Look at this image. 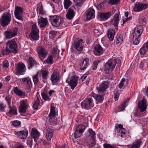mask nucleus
<instances>
[{
  "instance_id": "46",
  "label": "nucleus",
  "mask_w": 148,
  "mask_h": 148,
  "mask_svg": "<svg viewBox=\"0 0 148 148\" xmlns=\"http://www.w3.org/2000/svg\"><path fill=\"white\" fill-rule=\"evenodd\" d=\"M147 49L146 47L145 46V45H143V46L139 50L140 53L141 55L144 54L146 52Z\"/></svg>"
},
{
  "instance_id": "38",
  "label": "nucleus",
  "mask_w": 148,
  "mask_h": 148,
  "mask_svg": "<svg viewBox=\"0 0 148 148\" xmlns=\"http://www.w3.org/2000/svg\"><path fill=\"white\" fill-rule=\"evenodd\" d=\"M39 32H31L30 35L31 38L34 40H38L39 38Z\"/></svg>"
},
{
  "instance_id": "20",
  "label": "nucleus",
  "mask_w": 148,
  "mask_h": 148,
  "mask_svg": "<svg viewBox=\"0 0 148 148\" xmlns=\"http://www.w3.org/2000/svg\"><path fill=\"white\" fill-rule=\"evenodd\" d=\"M105 94L99 93L96 94L92 92L91 95L95 98L97 102L99 103H102Z\"/></svg>"
},
{
  "instance_id": "32",
  "label": "nucleus",
  "mask_w": 148,
  "mask_h": 148,
  "mask_svg": "<svg viewBox=\"0 0 148 148\" xmlns=\"http://www.w3.org/2000/svg\"><path fill=\"white\" fill-rule=\"evenodd\" d=\"M40 18L41 19L38 21V23L40 28H44L47 24L48 21L46 18H44L41 17Z\"/></svg>"
},
{
  "instance_id": "4",
  "label": "nucleus",
  "mask_w": 148,
  "mask_h": 148,
  "mask_svg": "<svg viewBox=\"0 0 148 148\" xmlns=\"http://www.w3.org/2000/svg\"><path fill=\"white\" fill-rule=\"evenodd\" d=\"M11 20V17L9 12L4 13L0 19L1 26L5 27L8 25Z\"/></svg>"
},
{
  "instance_id": "29",
  "label": "nucleus",
  "mask_w": 148,
  "mask_h": 148,
  "mask_svg": "<svg viewBox=\"0 0 148 148\" xmlns=\"http://www.w3.org/2000/svg\"><path fill=\"white\" fill-rule=\"evenodd\" d=\"M143 31L138 27H135L134 30V32L133 34V36L134 37L139 38L141 36Z\"/></svg>"
},
{
  "instance_id": "43",
  "label": "nucleus",
  "mask_w": 148,
  "mask_h": 148,
  "mask_svg": "<svg viewBox=\"0 0 148 148\" xmlns=\"http://www.w3.org/2000/svg\"><path fill=\"white\" fill-rule=\"evenodd\" d=\"M127 102V100H125L123 101V103L121 104L118 108V111H123L124 110L125 108V105Z\"/></svg>"
},
{
  "instance_id": "31",
  "label": "nucleus",
  "mask_w": 148,
  "mask_h": 148,
  "mask_svg": "<svg viewBox=\"0 0 148 148\" xmlns=\"http://www.w3.org/2000/svg\"><path fill=\"white\" fill-rule=\"evenodd\" d=\"M115 31L112 28H110L108 31V36L110 41H112L114 39Z\"/></svg>"
},
{
  "instance_id": "7",
  "label": "nucleus",
  "mask_w": 148,
  "mask_h": 148,
  "mask_svg": "<svg viewBox=\"0 0 148 148\" xmlns=\"http://www.w3.org/2000/svg\"><path fill=\"white\" fill-rule=\"evenodd\" d=\"M110 82L108 81H103L97 87V89L99 93L105 94L106 90L108 88Z\"/></svg>"
},
{
  "instance_id": "57",
  "label": "nucleus",
  "mask_w": 148,
  "mask_h": 148,
  "mask_svg": "<svg viewBox=\"0 0 148 148\" xmlns=\"http://www.w3.org/2000/svg\"><path fill=\"white\" fill-rule=\"evenodd\" d=\"M21 122L17 120L14 121L12 122L13 125L15 127L18 126L21 124Z\"/></svg>"
},
{
  "instance_id": "25",
  "label": "nucleus",
  "mask_w": 148,
  "mask_h": 148,
  "mask_svg": "<svg viewBox=\"0 0 148 148\" xmlns=\"http://www.w3.org/2000/svg\"><path fill=\"white\" fill-rule=\"evenodd\" d=\"M147 105L146 100L143 98L142 100L140 101L138 104V107L141 112L145 111L147 109Z\"/></svg>"
},
{
  "instance_id": "41",
  "label": "nucleus",
  "mask_w": 148,
  "mask_h": 148,
  "mask_svg": "<svg viewBox=\"0 0 148 148\" xmlns=\"http://www.w3.org/2000/svg\"><path fill=\"white\" fill-rule=\"evenodd\" d=\"M72 2L70 0H64V5L65 9H68L72 5Z\"/></svg>"
},
{
  "instance_id": "53",
  "label": "nucleus",
  "mask_w": 148,
  "mask_h": 148,
  "mask_svg": "<svg viewBox=\"0 0 148 148\" xmlns=\"http://www.w3.org/2000/svg\"><path fill=\"white\" fill-rule=\"evenodd\" d=\"M6 106L5 105L0 102V111L1 112H5Z\"/></svg>"
},
{
  "instance_id": "15",
  "label": "nucleus",
  "mask_w": 148,
  "mask_h": 148,
  "mask_svg": "<svg viewBox=\"0 0 148 148\" xmlns=\"http://www.w3.org/2000/svg\"><path fill=\"white\" fill-rule=\"evenodd\" d=\"M83 43V40L76 39L75 40L73 46L75 49L77 50L81 51H82L83 49L82 44Z\"/></svg>"
},
{
  "instance_id": "24",
  "label": "nucleus",
  "mask_w": 148,
  "mask_h": 148,
  "mask_svg": "<svg viewBox=\"0 0 148 148\" xmlns=\"http://www.w3.org/2000/svg\"><path fill=\"white\" fill-rule=\"evenodd\" d=\"M86 20H89L92 19L95 16V11L93 9H89L85 12Z\"/></svg>"
},
{
  "instance_id": "64",
  "label": "nucleus",
  "mask_w": 148,
  "mask_h": 148,
  "mask_svg": "<svg viewBox=\"0 0 148 148\" xmlns=\"http://www.w3.org/2000/svg\"><path fill=\"white\" fill-rule=\"evenodd\" d=\"M135 116H140V114L139 112H138L137 110H136L134 114Z\"/></svg>"
},
{
  "instance_id": "12",
  "label": "nucleus",
  "mask_w": 148,
  "mask_h": 148,
  "mask_svg": "<svg viewBox=\"0 0 148 148\" xmlns=\"http://www.w3.org/2000/svg\"><path fill=\"white\" fill-rule=\"evenodd\" d=\"M23 10L21 8L17 6L15 8L14 12L15 16L17 19L20 20H23L22 15Z\"/></svg>"
},
{
  "instance_id": "18",
  "label": "nucleus",
  "mask_w": 148,
  "mask_h": 148,
  "mask_svg": "<svg viewBox=\"0 0 148 148\" xmlns=\"http://www.w3.org/2000/svg\"><path fill=\"white\" fill-rule=\"evenodd\" d=\"M50 106V112L48 116L49 117V121L50 123H52L53 122V119H55V117L56 116L57 114L55 111V107L51 105Z\"/></svg>"
},
{
  "instance_id": "45",
  "label": "nucleus",
  "mask_w": 148,
  "mask_h": 148,
  "mask_svg": "<svg viewBox=\"0 0 148 148\" xmlns=\"http://www.w3.org/2000/svg\"><path fill=\"white\" fill-rule=\"evenodd\" d=\"M123 40V36L121 34L118 35L117 37L116 44L117 45L122 42Z\"/></svg>"
},
{
  "instance_id": "51",
  "label": "nucleus",
  "mask_w": 148,
  "mask_h": 148,
  "mask_svg": "<svg viewBox=\"0 0 148 148\" xmlns=\"http://www.w3.org/2000/svg\"><path fill=\"white\" fill-rule=\"evenodd\" d=\"M115 129L117 131H119H119L120 132H121V130H124V131L125 130V129L123 127V125L121 124H118L117 126H115Z\"/></svg>"
},
{
  "instance_id": "50",
  "label": "nucleus",
  "mask_w": 148,
  "mask_h": 148,
  "mask_svg": "<svg viewBox=\"0 0 148 148\" xmlns=\"http://www.w3.org/2000/svg\"><path fill=\"white\" fill-rule=\"evenodd\" d=\"M120 0H109L108 3L111 5H114V4H118V2L120 1Z\"/></svg>"
},
{
  "instance_id": "48",
  "label": "nucleus",
  "mask_w": 148,
  "mask_h": 148,
  "mask_svg": "<svg viewBox=\"0 0 148 148\" xmlns=\"http://www.w3.org/2000/svg\"><path fill=\"white\" fill-rule=\"evenodd\" d=\"M99 63V62L98 60H95L94 61L92 64V69L94 70H96L97 69L98 64Z\"/></svg>"
},
{
  "instance_id": "37",
  "label": "nucleus",
  "mask_w": 148,
  "mask_h": 148,
  "mask_svg": "<svg viewBox=\"0 0 148 148\" xmlns=\"http://www.w3.org/2000/svg\"><path fill=\"white\" fill-rule=\"evenodd\" d=\"M41 95L42 99L45 101H50V99L49 98L48 96V92L46 90H44L43 91L41 92Z\"/></svg>"
},
{
  "instance_id": "17",
  "label": "nucleus",
  "mask_w": 148,
  "mask_h": 148,
  "mask_svg": "<svg viewBox=\"0 0 148 148\" xmlns=\"http://www.w3.org/2000/svg\"><path fill=\"white\" fill-rule=\"evenodd\" d=\"M79 77L75 76L74 75L72 76L70 80L69 84L71 86V88L72 90L74 89L77 86V84Z\"/></svg>"
},
{
  "instance_id": "26",
  "label": "nucleus",
  "mask_w": 148,
  "mask_h": 148,
  "mask_svg": "<svg viewBox=\"0 0 148 148\" xmlns=\"http://www.w3.org/2000/svg\"><path fill=\"white\" fill-rule=\"evenodd\" d=\"M99 18L102 21H105L108 19L111 16V12H110L99 13L98 14Z\"/></svg>"
},
{
  "instance_id": "2",
  "label": "nucleus",
  "mask_w": 148,
  "mask_h": 148,
  "mask_svg": "<svg viewBox=\"0 0 148 148\" xmlns=\"http://www.w3.org/2000/svg\"><path fill=\"white\" fill-rule=\"evenodd\" d=\"M49 20L53 27H58L62 25L64 21L61 17L57 15H51L49 16Z\"/></svg>"
},
{
  "instance_id": "13",
  "label": "nucleus",
  "mask_w": 148,
  "mask_h": 148,
  "mask_svg": "<svg viewBox=\"0 0 148 148\" xmlns=\"http://www.w3.org/2000/svg\"><path fill=\"white\" fill-rule=\"evenodd\" d=\"M88 132L89 134L88 135V137L90 138L92 146H95L96 144L95 138L96 134L95 132L92 129H89Z\"/></svg>"
},
{
  "instance_id": "49",
  "label": "nucleus",
  "mask_w": 148,
  "mask_h": 148,
  "mask_svg": "<svg viewBox=\"0 0 148 148\" xmlns=\"http://www.w3.org/2000/svg\"><path fill=\"white\" fill-rule=\"evenodd\" d=\"M5 99L8 104V107H10L11 102V97L9 95L6 96Z\"/></svg>"
},
{
  "instance_id": "58",
  "label": "nucleus",
  "mask_w": 148,
  "mask_h": 148,
  "mask_svg": "<svg viewBox=\"0 0 148 148\" xmlns=\"http://www.w3.org/2000/svg\"><path fill=\"white\" fill-rule=\"evenodd\" d=\"M3 65L4 68H7L9 67V63L7 60H4L3 62Z\"/></svg>"
},
{
  "instance_id": "39",
  "label": "nucleus",
  "mask_w": 148,
  "mask_h": 148,
  "mask_svg": "<svg viewBox=\"0 0 148 148\" xmlns=\"http://www.w3.org/2000/svg\"><path fill=\"white\" fill-rule=\"evenodd\" d=\"M10 108V110L9 111L8 113L9 114H14L15 115L17 114V109L14 106H12V107H9Z\"/></svg>"
},
{
  "instance_id": "44",
  "label": "nucleus",
  "mask_w": 148,
  "mask_h": 148,
  "mask_svg": "<svg viewBox=\"0 0 148 148\" xmlns=\"http://www.w3.org/2000/svg\"><path fill=\"white\" fill-rule=\"evenodd\" d=\"M53 56L50 55L47 58L46 62L48 64H51L53 63Z\"/></svg>"
},
{
  "instance_id": "6",
  "label": "nucleus",
  "mask_w": 148,
  "mask_h": 148,
  "mask_svg": "<svg viewBox=\"0 0 148 148\" xmlns=\"http://www.w3.org/2000/svg\"><path fill=\"white\" fill-rule=\"evenodd\" d=\"M148 8V3L136 2L134 3L133 10L134 12H139L146 9Z\"/></svg>"
},
{
  "instance_id": "21",
  "label": "nucleus",
  "mask_w": 148,
  "mask_h": 148,
  "mask_svg": "<svg viewBox=\"0 0 148 148\" xmlns=\"http://www.w3.org/2000/svg\"><path fill=\"white\" fill-rule=\"evenodd\" d=\"M22 81L24 85H25L29 90H31L32 86V83L31 79L28 77L23 78Z\"/></svg>"
},
{
  "instance_id": "3",
  "label": "nucleus",
  "mask_w": 148,
  "mask_h": 148,
  "mask_svg": "<svg viewBox=\"0 0 148 148\" xmlns=\"http://www.w3.org/2000/svg\"><path fill=\"white\" fill-rule=\"evenodd\" d=\"M117 60L113 59L109 60L105 64V71L106 73H110L115 67Z\"/></svg>"
},
{
  "instance_id": "10",
  "label": "nucleus",
  "mask_w": 148,
  "mask_h": 148,
  "mask_svg": "<svg viewBox=\"0 0 148 148\" xmlns=\"http://www.w3.org/2000/svg\"><path fill=\"white\" fill-rule=\"evenodd\" d=\"M36 51L38 53L39 58L41 61L43 62L44 59L46 57L47 55V51L45 49L39 47L37 48Z\"/></svg>"
},
{
  "instance_id": "14",
  "label": "nucleus",
  "mask_w": 148,
  "mask_h": 148,
  "mask_svg": "<svg viewBox=\"0 0 148 148\" xmlns=\"http://www.w3.org/2000/svg\"><path fill=\"white\" fill-rule=\"evenodd\" d=\"M28 106V101L27 99L22 100L19 106V112L20 113H25Z\"/></svg>"
},
{
  "instance_id": "62",
  "label": "nucleus",
  "mask_w": 148,
  "mask_h": 148,
  "mask_svg": "<svg viewBox=\"0 0 148 148\" xmlns=\"http://www.w3.org/2000/svg\"><path fill=\"white\" fill-rule=\"evenodd\" d=\"M53 53H56V54H58L57 52H58V55H59V53L60 51H58V48L57 47L53 48Z\"/></svg>"
},
{
  "instance_id": "40",
  "label": "nucleus",
  "mask_w": 148,
  "mask_h": 148,
  "mask_svg": "<svg viewBox=\"0 0 148 148\" xmlns=\"http://www.w3.org/2000/svg\"><path fill=\"white\" fill-rule=\"evenodd\" d=\"M42 77L44 79L46 80L48 76L49 72L48 71L44 70H42L41 71Z\"/></svg>"
},
{
  "instance_id": "56",
  "label": "nucleus",
  "mask_w": 148,
  "mask_h": 148,
  "mask_svg": "<svg viewBox=\"0 0 148 148\" xmlns=\"http://www.w3.org/2000/svg\"><path fill=\"white\" fill-rule=\"evenodd\" d=\"M132 16H129V17H127L123 19V24H121V25L125 23L126 22L131 20L132 18Z\"/></svg>"
},
{
  "instance_id": "42",
  "label": "nucleus",
  "mask_w": 148,
  "mask_h": 148,
  "mask_svg": "<svg viewBox=\"0 0 148 148\" xmlns=\"http://www.w3.org/2000/svg\"><path fill=\"white\" fill-rule=\"evenodd\" d=\"M39 73L38 72L36 75L32 76L33 80L35 85H36L39 82L38 77Z\"/></svg>"
},
{
  "instance_id": "5",
  "label": "nucleus",
  "mask_w": 148,
  "mask_h": 148,
  "mask_svg": "<svg viewBox=\"0 0 148 148\" xmlns=\"http://www.w3.org/2000/svg\"><path fill=\"white\" fill-rule=\"evenodd\" d=\"M82 108L86 109H91L94 106V103L92 98L89 97L86 98L81 103Z\"/></svg>"
},
{
  "instance_id": "11",
  "label": "nucleus",
  "mask_w": 148,
  "mask_h": 148,
  "mask_svg": "<svg viewBox=\"0 0 148 148\" xmlns=\"http://www.w3.org/2000/svg\"><path fill=\"white\" fill-rule=\"evenodd\" d=\"M15 70L16 74H23L22 73L26 70V67L25 64L22 62H19L17 64Z\"/></svg>"
},
{
  "instance_id": "59",
  "label": "nucleus",
  "mask_w": 148,
  "mask_h": 148,
  "mask_svg": "<svg viewBox=\"0 0 148 148\" xmlns=\"http://www.w3.org/2000/svg\"><path fill=\"white\" fill-rule=\"evenodd\" d=\"M104 4L103 2H102V3H100L99 5H96V7L97 8V9L99 10H100L103 6Z\"/></svg>"
},
{
  "instance_id": "54",
  "label": "nucleus",
  "mask_w": 148,
  "mask_h": 148,
  "mask_svg": "<svg viewBox=\"0 0 148 148\" xmlns=\"http://www.w3.org/2000/svg\"><path fill=\"white\" fill-rule=\"evenodd\" d=\"M56 32L55 31H51L49 32V37L51 39L53 38L56 35Z\"/></svg>"
},
{
  "instance_id": "23",
  "label": "nucleus",
  "mask_w": 148,
  "mask_h": 148,
  "mask_svg": "<svg viewBox=\"0 0 148 148\" xmlns=\"http://www.w3.org/2000/svg\"><path fill=\"white\" fill-rule=\"evenodd\" d=\"M119 18V14H115L114 18L110 21V24L114 25L116 29H118Z\"/></svg>"
},
{
  "instance_id": "36",
  "label": "nucleus",
  "mask_w": 148,
  "mask_h": 148,
  "mask_svg": "<svg viewBox=\"0 0 148 148\" xmlns=\"http://www.w3.org/2000/svg\"><path fill=\"white\" fill-rule=\"evenodd\" d=\"M53 135V131L50 129H48L46 132V137L48 141L51 140Z\"/></svg>"
},
{
  "instance_id": "34",
  "label": "nucleus",
  "mask_w": 148,
  "mask_h": 148,
  "mask_svg": "<svg viewBox=\"0 0 148 148\" xmlns=\"http://www.w3.org/2000/svg\"><path fill=\"white\" fill-rule=\"evenodd\" d=\"M59 75L56 73H54L51 75V79L53 84L57 83L59 80Z\"/></svg>"
},
{
  "instance_id": "47",
  "label": "nucleus",
  "mask_w": 148,
  "mask_h": 148,
  "mask_svg": "<svg viewBox=\"0 0 148 148\" xmlns=\"http://www.w3.org/2000/svg\"><path fill=\"white\" fill-rule=\"evenodd\" d=\"M39 32V29L36 24L33 25L32 26L31 32Z\"/></svg>"
},
{
  "instance_id": "28",
  "label": "nucleus",
  "mask_w": 148,
  "mask_h": 148,
  "mask_svg": "<svg viewBox=\"0 0 148 148\" xmlns=\"http://www.w3.org/2000/svg\"><path fill=\"white\" fill-rule=\"evenodd\" d=\"M40 133L36 129L33 128L31 132L32 137L34 138V141L37 142L40 136Z\"/></svg>"
},
{
  "instance_id": "35",
  "label": "nucleus",
  "mask_w": 148,
  "mask_h": 148,
  "mask_svg": "<svg viewBox=\"0 0 148 148\" xmlns=\"http://www.w3.org/2000/svg\"><path fill=\"white\" fill-rule=\"evenodd\" d=\"M14 92L16 95L19 96H23L25 97V92L21 90L18 89L17 87H15L14 88Z\"/></svg>"
},
{
  "instance_id": "22",
  "label": "nucleus",
  "mask_w": 148,
  "mask_h": 148,
  "mask_svg": "<svg viewBox=\"0 0 148 148\" xmlns=\"http://www.w3.org/2000/svg\"><path fill=\"white\" fill-rule=\"evenodd\" d=\"M94 54L97 56L101 55L103 52V50L99 44H96L93 49Z\"/></svg>"
},
{
  "instance_id": "27",
  "label": "nucleus",
  "mask_w": 148,
  "mask_h": 148,
  "mask_svg": "<svg viewBox=\"0 0 148 148\" xmlns=\"http://www.w3.org/2000/svg\"><path fill=\"white\" fill-rule=\"evenodd\" d=\"M15 134L18 136L21 139H25L28 135V131L27 130L25 129L23 130L16 132Z\"/></svg>"
},
{
  "instance_id": "8",
  "label": "nucleus",
  "mask_w": 148,
  "mask_h": 148,
  "mask_svg": "<svg viewBox=\"0 0 148 148\" xmlns=\"http://www.w3.org/2000/svg\"><path fill=\"white\" fill-rule=\"evenodd\" d=\"M18 30L17 28L13 27L10 30L5 32L4 34L6 38H10L15 36L17 35Z\"/></svg>"
},
{
  "instance_id": "60",
  "label": "nucleus",
  "mask_w": 148,
  "mask_h": 148,
  "mask_svg": "<svg viewBox=\"0 0 148 148\" xmlns=\"http://www.w3.org/2000/svg\"><path fill=\"white\" fill-rule=\"evenodd\" d=\"M121 130V132L119 131V132L120 133V134H119V135H120L121 137L125 136H126V133L125 130L124 131V130Z\"/></svg>"
},
{
  "instance_id": "19",
  "label": "nucleus",
  "mask_w": 148,
  "mask_h": 148,
  "mask_svg": "<svg viewBox=\"0 0 148 148\" xmlns=\"http://www.w3.org/2000/svg\"><path fill=\"white\" fill-rule=\"evenodd\" d=\"M27 67L28 69H30L36 66L37 62L31 57H29L27 60Z\"/></svg>"
},
{
  "instance_id": "30",
  "label": "nucleus",
  "mask_w": 148,
  "mask_h": 148,
  "mask_svg": "<svg viewBox=\"0 0 148 148\" xmlns=\"http://www.w3.org/2000/svg\"><path fill=\"white\" fill-rule=\"evenodd\" d=\"M88 64V59L87 58H86L80 64V65L81 67L80 69L81 70H84L87 67Z\"/></svg>"
},
{
  "instance_id": "55",
  "label": "nucleus",
  "mask_w": 148,
  "mask_h": 148,
  "mask_svg": "<svg viewBox=\"0 0 148 148\" xmlns=\"http://www.w3.org/2000/svg\"><path fill=\"white\" fill-rule=\"evenodd\" d=\"M103 146L104 148H116L111 144L108 143L104 144Z\"/></svg>"
},
{
  "instance_id": "9",
  "label": "nucleus",
  "mask_w": 148,
  "mask_h": 148,
  "mask_svg": "<svg viewBox=\"0 0 148 148\" xmlns=\"http://www.w3.org/2000/svg\"><path fill=\"white\" fill-rule=\"evenodd\" d=\"M85 128V126L82 125H78L77 126L74 133L75 138H76L81 136L84 132Z\"/></svg>"
},
{
  "instance_id": "33",
  "label": "nucleus",
  "mask_w": 148,
  "mask_h": 148,
  "mask_svg": "<svg viewBox=\"0 0 148 148\" xmlns=\"http://www.w3.org/2000/svg\"><path fill=\"white\" fill-rule=\"evenodd\" d=\"M75 12L73 9L71 8H69L66 15V18L69 19H71L75 16Z\"/></svg>"
},
{
  "instance_id": "52",
  "label": "nucleus",
  "mask_w": 148,
  "mask_h": 148,
  "mask_svg": "<svg viewBox=\"0 0 148 148\" xmlns=\"http://www.w3.org/2000/svg\"><path fill=\"white\" fill-rule=\"evenodd\" d=\"M85 1L86 0H77V5L79 7H81Z\"/></svg>"
},
{
  "instance_id": "1",
  "label": "nucleus",
  "mask_w": 148,
  "mask_h": 148,
  "mask_svg": "<svg viewBox=\"0 0 148 148\" xmlns=\"http://www.w3.org/2000/svg\"><path fill=\"white\" fill-rule=\"evenodd\" d=\"M18 45L14 39L6 42V48L2 51L1 53L3 55H8L11 53H16L18 52Z\"/></svg>"
},
{
  "instance_id": "63",
  "label": "nucleus",
  "mask_w": 148,
  "mask_h": 148,
  "mask_svg": "<svg viewBox=\"0 0 148 148\" xmlns=\"http://www.w3.org/2000/svg\"><path fill=\"white\" fill-rule=\"evenodd\" d=\"M114 95H119L120 92L117 89H115L114 91Z\"/></svg>"
},
{
  "instance_id": "16",
  "label": "nucleus",
  "mask_w": 148,
  "mask_h": 148,
  "mask_svg": "<svg viewBox=\"0 0 148 148\" xmlns=\"http://www.w3.org/2000/svg\"><path fill=\"white\" fill-rule=\"evenodd\" d=\"M142 144L141 139H137L134 141L132 144L127 145L128 148H139Z\"/></svg>"
},
{
  "instance_id": "61",
  "label": "nucleus",
  "mask_w": 148,
  "mask_h": 148,
  "mask_svg": "<svg viewBox=\"0 0 148 148\" xmlns=\"http://www.w3.org/2000/svg\"><path fill=\"white\" fill-rule=\"evenodd\" d=\"M39 11V14H41L43 15L45 14L42 6L40 7Z\"/></svg>"
}]
</instances>
